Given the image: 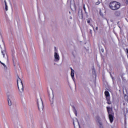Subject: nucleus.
<instances>
[{
    "mask_svg": "<svg viewBox=\"0 0 128 128\" xmlns=\"http://www.w3.org/2000/svg\"><path fill=\"white\" fill-rule=\"evenodd\" d=\"M49 100L50 102H54V95H52V97L49 96Z\"/></svg>",
    "mask_w": 128,
    "mask_h": 128,
    "instance_id": "obj_12",
    "label": "nucleus"
},
{
    "mask_svg": "<svg viewBox=\"0 0 128 128\" xmlns=\"http://www.w3.org/2000/svg\"><path fill=\"white\" fill-rule=\"evenodd\" d=\"M78 128H80V123L78 122Z\"/></svg>",
    "mask_w": 128,
    "mask_h": 128,
    "instance_id": "obj_20",
    "label": "nucleus"
},
{
    "mask_svg": "<svg viewBox=\"0 0 128 128\" xmlns=\"http://www.w3.org/2000/svg\"><path fill=\"white\" fill-rule=\"evenodd\" d=\"M96 120H98V122L100 124V126H102V122H100V116H96Z\"/></svg>",
    "mask_w": 128,
    "mask_h": 128,
    "instance_id": "obj_9",
    "label": "nucleus"
},
{
    "mask_svg": "<svg viewBox=\"0 0 128 128\" xmlns=\"http://www.w3.org/2000/svg\"><path fill=\"white\" fill-rule=\"evenodd\" d=\"M17 84L19 92H24V84H22V80L18 76L17 77Z\"/></svg>",
    "mask_w": 128,
    "mask_h": 128,
    "instance_id": "obj_2",
    "label": "nucleus"
},
{
    "mask_svg": "<svg viewBox=\"0 0 128 128\" xmlns=\"http://www.w3.org/2000/svg\"><path fill=\"white\" fill-rule=\"evenodd\" d=\"M98 30V26H96V30Z\"/></svg>",
    "mask_w": 128,
    "mask_h": 128,
    "instance_id": "obj_25",
    "label": "nucleus"
},
{
    "mask_svg": "<svg viewBox=\"0 0 128 128\" xmlns=\"http://www.w3.org/2000/svg\"><path fill=\"white\" fill-rule=\"evenodd\" d=\"M104 94L105 96H106V98H110V92H108V91H105Z\"/></svg>",
    "mask_w": 128,
    "mask_h": 128,
    "instance_id": "obj_7",
    "label": "nucleus"
},
{
    "mask_svg": "<svg viewBox=\"0 0 128 128\" xmlns=\"http://www.w3.org/2000/svg\"><path fill=\"white\" fill-rule=\"evenodd\" d=\"M106 110L108 111V118L110 121V122L111 124H112L114 122V114L110 112V110H112V108L110 107H106Z\"/></svg>",
    "mask_w": 128,
    "mask_h": 128,
    "instance_id": "obj_3",
    "label": "nucleus"
},
{
    "mask_svg": "<svg viewBox=\"0 0 128 128\" xmlns=\"http://www.w3.org/2000/svg\"><path fill=\"white\" fill-rule=\"evenodd\" d=\"M8 104L10 106H12V101L10 100V98H8Z\"/></svg>",
    "mask_w": 128,
    "mask_h": 128,
    "instance_id": "obj_11",
    "label": "nucleus"
},
{
    "mask_svg": "<svg viewBox=\"0 0 128 128\" xmlns=\"http://www.w3.org/2000/svg\"><path fill=\"white\" fill-rule=\"evenodd\" d=\"M126 54H128V49L126 48Z\"/></svg>",
    "mask_w": 128,
    "mask_h": 128,
    "instance_id": "obj_21",
    "label": "nucleus"
},
{
    "mask_svg": "<svg viewBox=\"0 0 128 128\" xmlns=\"http://www.w3.org/2000/svg\"><path fill=\"white\" fill-rule=\"evenodd\" d=\"M70 70H71L70 76L72 78H74V70L72 68H70Z\"/></svg>",
    "mask_w": 128,
    "mask_h": 128,
    "instance_id": "obj_5",
    "label": "nucleus"
},
{
    "mask_svg": "<svg viewBox=\"0 0 128 128\" xmlns=\"http://www.w3.org/2000/svg\"><path fill=\"white\" fill-rule=\"evenodd\" d=\"M74 128H76V126L74 125Z\"/></svg>",
    "mask_w": 128,
    "mask_h": 128,
    "instance_id": "obj_23",
    "label": "nucleus"
},
{
    "mask_svg": "<svg viewBox=\"0 0 128 128\" xmlns=\"http://www.w3.org/2000/svg\"><path fill=\"white\" fill-rule=\"evenodd\" d=\"M0 63L1 64H2V61L1 60H0Z\"/></svg>",
    "mask_w": 128,
    "mask_h": 128,
    "instance_id": "obj_26",
    "label": "nucleus"
},
{
    "mask_svg": "<svg viewBox=\"0 0 128 128\" xmlns=\"http://www.w3.org/2000/svg\"><path fill=\"white\" fill-rule=\"evenodd\" d=\"M90 26H92V28H94V25H92V24H89Z\"/></svg>",
    "mask_w": 128,
    "mask_h": 128,
    "instance_id": "obj_18",
    "label": "nucleus"
},
{
    "mask_svg": "<svg viewBox=\"0 0 128 128\" xmlns=\"http://www.w3.org/2000/svg\"><path fill=\"white\" fill-rule=\"evenodd\" d=\"M109 8L112 10H118L120 8V4L116 1L112 2L109 4Z\"/></svg>",
    "mask_w": 128,
    "mask_h": 128,
    "instance_id": "obj_1",
    "label": "nucleus"
},
{
    "mask_svg": "<svg viewBox=\"0 0 128 128\" xmlns=\"http://www.w3.org/2000/svg\"><path fill=\"white\" fill-rule=\"evenodd\" d=\"M69 14H70V12H69Z\"/></svg>",
    "mask_w": 128,
    "mask_h": 128,
    "instance_id": "obj_28",
    "label": "nucleus"
},
{
    "mask_svg": "<svg viewBox=\"0 0 128 128\" xmlns=\"http://www.w3.org/2000/svg\"><path fill=\"white\" fill-rule=\"evenodd\" d=\"M4 2L5 4V10L6 11H8V4H6V0H4Z\"/></svg>",
    "mask_w": 128,
    "mask_h": 128,
    "instance_id": "obj_13",
    "label": "nucleus"
},
{
    "mask_svg": "<svg viewBox=\"0 0 128 128\" xmlns=\"http://www.w3.org/2000/svg\"><path fill=\"white\" fill-rule=\"evenodd\" d=\"M87 22L88 24H90V18L87 19Z\"/></svg>",
    "mask_w": 128,
    "mask_h": 128,
    "instance_id": "obj_14",
    "label": "nucleus"
},
{
    "mask_svg": "<svg viewBox=\"0 0 128 128\" xmlns=\"http://www.w3.org/2000/svg\"><path fill=\"white\" fill-rule=\"evenodd\" d=\"M56 47H54V49H55V50H56Z\"/></svg>",
    "mask_w": 128,
    "mask_h": 128,
    "instance_id": "obj_27",
    "label": "nucleus"
},
{
    "mask_svg": "<svg viewBox=\"0 0 128 128\" xmlns=\"http://www.w3.org/2000/svg\"><path fill=\"white\" fill-rule=\"evenodd\" d=\"M127 2H128H128L127 1Z\"/></svg>",
    "mask_w": 128,
    "mask_h": 128,
    "instance_id": "obj_29",
    "label": "nucleus"
},
{
    "mask_svg": "<svg viewBox=\"0 0 128 128\" xmlns=\"http://www.w3.org/2000/svg\"><path fill=\"white\" fill-rule=\"evenodd\" d=\"M114 14L117 16H120V11H116Z\"/></svg>",
    "mask_w": 128,
    "mask_h": 128,
    "instance_id": "obj_10",
    "label": "nucleus"
},
{
    "mask_svg": "<svg viewBox=\"0 0 128 128\" xmlns=\"http://www.w3.org/2000/svg\"><path fill=\"white\" fill-rule=\"evenodd\" d=\"M90 34H92V30H90Z\"/></svg>",
    "mask_w": 128,
    "mask_h": 128,
    "instance_id": "obj_24",
    "label": "nucleus"
},
{
    "mask_svg": "<svg viewBox=\"0 0 128 128\" xmlns=\"http://www.w3.org/2000/svg\"><path fill=\"white\" fill-rule=\"evenodd\" d=\"M37 104L40 112L44 110V103L42 102V100L41 98L39 100H37Z\"/></svg>",
    "mask_w": 128,
    "mask_h": 128,
    "instance_id": "obj_4",
    "label": "nucleus"
},
{
    "mask_svg": "<svg viewBox=\"0 0 128 128\" xmlns=\"http://www.w3.org/2000/svg\"><path fill=\"white\" fill-rule=\"evenodd\" d=\"M84 12H86V7L84 6Z\"/></svg>",
    "mask_w": 128,
    "mask_h": 128,
    "instance_id": "obj_19",
    "label": "nucleus"
},
{
    "mask_svg": "<svg viewBox=\"0 0 128 128\" xmlns=\"http://www.w3.org/2000/svg\"><path fill=\"white\" fill-rule=\"evenodd\" d=\"M106 100H107L106 104H112V102H110V97L106 98Z\"/></svg>",
    "mask_w": 128,
    "mask_h": 128,
    "instance_id": "obj_8",
    "label": "nucleus"
},
{
    "mask_svg": "<svg viewBox=\"0 0 128 128\" xmlns=\"http://www.w3.org/2000/svg\"><path fill=\"white\" fill-rule=\"evenodd\" d=\"M2 64L3 66H4V68H6V66L4 64L2 63Z\"/></svg>",
    "mask_w": 128,
    "mask_h": 128,
    "instance_id": "obj_17",
    "label": "nucleus"
},
{
    "mask_svg": "<svg viewBox=\"0 0 128 128\" xmlns=\"http://www.w3.org/2000/svg\"><path fill=\"white\" fill-rule=\"evenodd\" d=\"M101 51H102V52H104V49L103 48L101 49Z\"/></svg>",
    "mask_w": 128,
    "mask_h": 128,
    "instance_id": "obj_22",
    "label": "nucleus"
},
{
    "mask_svg": "<svg viewBox=\"0 0 128 128\" xmlns=\"http://www.w3.org/2000/svg\"><path fill=\"white\" fill-rule=\"evenodd\" d=\"M54 58L56 60H60V56L58 55L56 52H54Z\"/></svg>",
    "mask_w": 128,
    "mask_h": 128,
    "instance_id": "obj_6",
    "label": "nucleus"
},
{
    "mask_svg": "<svg viewBox=\"0 0 128 128\" xmlns=\"http://www.w3.org/2000/svg\"><path fill=\"white\" fill-rule=\"evenodd\" d=\"M74 112V114H75L76 116H78V113L76 112V110H75Z\"/></svg>",
    "mask_w": 128,
    "mask_h": 128,
    "instance_id": "obj_16",
    "label": "nucleus"
},
{
    "mask_svg": "<svg viewBox=\"0 0 128 128\" xmlns=\"http://www.w3.org/2000/svg\"><path fill=\"white\" fill-rule=\"evenodd\" d=\"M100 4V2H96V6H98V4Z\"/></svg>",
    "mask_w": 128,
    "mask_h": 128,
    "instance_id": "obj_15",
    "label": "nucleus"
}]
</instances>
